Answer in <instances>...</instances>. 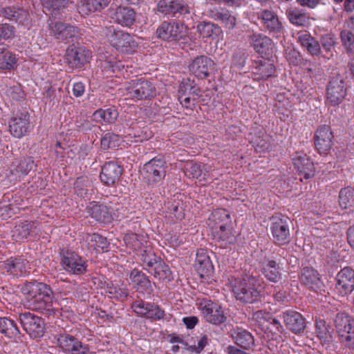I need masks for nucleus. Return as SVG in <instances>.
I'll return each instance as SVG.
<instances>
[{"label":"nucleus","instance_id":"obj_7","mask_svg":"<svg viewBox=\"0 0 354 354\" xmlns=\"http://www.w3.org/2000/svg\"><path fill=\"white\" fill-rule=\"evenodd\" d=\"M158 37L167 41H176L184 39L187 34L186 27L175 21H165L156 30Z\"/></svg>","mask_w":354,"mask_h":354},{"label":"nucleus","instance_id":"obj_38","mask_svg":"<svg viewBox=\"0 0 354 354\" xmlns=\"http://www.w3.org/2000/svg\"><path fill=\"white\" fill-rule=\"evenodd\" d=\"M118 113L114 107L99 109L93 113L94 119L99 123H113L118 118Z\"/></svg>","mask_w":354,"mask_h":354},{"label":"nucleus","instance_id":"obj_54","mask_svg":"<svg viewBox=\"0 0 354 354\" xmlns=\"http://www.w3.org/2000/svg\"><path fill=\"white\" fill-rule=\"evenodd\" d=\"M33 223L28 221H24L16 225L13 230L12 236L17 241H20L28 237L32 230Z\"/></svg>","mask_w":354,"mask_h":354},{"label":"nucleus","instance_id":"obj_24","mask_svg":"<svg viewBox=\"0 0 354 354\" xmlns=\"http://www.w3.org/2000/svg\"><path fill=\"white\" fill-rule=\"evenodd\" d=\"M336 288L342 295L350 294L354 290V270L345 267L336 277Z\"/></svg>","mask_w":354,"mask_h":354},{"label":"nucleus","instance_id":"obj_2","mask_svg":"<svg viewBox=\"0 0 354 354\" xmlns=\"http://www.w3.org/2000/svg\"><path fill=\"white\" fill-rule=\"evenodd\" d=\"M232 292L236 300L243 304H254L264 296V286L261 279L252 275H245L236 280Z\"/></svg>","mask_w":354,"mask_h":354},{"label":"nucleus","instance_id":"obj_5","mask_svg":"<svg viewBox=\"0 0 354 354\" xmlns=\"http://www.w3.org/2000/svg\"><path fill=\"white\" fill-rule=\"evenodd\" d=\"M111 45L125 53H132L136 51L140 44V39L122 30H113L108 36Z\"/></svg>","mask_w":354,"mask_h":354},{"label":"nucleus","instance_id":"obj_56","mask_svg":"<svg viewBox=\"0 0 354 354\" xmlns=\"http://www.w3.org/2000/svg\"><path fill=\"white\" fill-rule=\"evenodd\" d=\"M290 21L297 26H305L308 24V17L299 10L294 9L288 12Z\"/></svg>","mask_w":354,"mask_h":354},{"label":"nucleus","instance_id":"obj_3","mask_svg":"<svg viewBox=\"0 0 354 354\" xmlns=\"http://www.w3.org/2000/svg\"><path fill=\"white\" fill-rule=\"evenodd\" d=\"M334 326L340 342L354 349V319L346 313H338L334 319Z\"/></svg>","mask_w":354,"mask_h":354},{"label":"nucleus","instance_id":"obj_33","mask_svg":"<svg viewBox=\"0 0 354 354\" xmlns=\"http://www.w3.org/2000/svg\"><path fill=\"white\" fill-rule=\"evenodd\" d=\"M28 261L21 257H10L3 262V268L13 276H21L26 272Z\"/></svg>","mask_w":354,"mask_h":354},{"label":"nucleus","instance_id":"obj_39","mask_svg":"<svg viewBox=\"0 0 354 354\" xmlns=\"http://www.w3.org/2000/svg\"><path fill=\"white\" fill-rule=\"evenodd\" d=\"M17 64L15 55L0 44V69L12 70Z\"/></svg>","mask_w":354,"mask_h":354},{"label":"nucleus","instance_id":"obj_55","mask_svg":"<svg viewBox=\"0 0 354 354\" xmlns=\"http://www.w3.org/2000/svg\"><path fill=\"white\" fill-rule=\"evenodd\" d=\"M120 142L121 140L118 135L109 132L101 138V148L103 150L115 148L120 145Z\"/></svg>","mask_w":354,"mask_h":354},{"label":"nucleus","instance_id":"obj_40","mask_svg":"<svg viewBox=\"0 0 354 354\" xmlns=\"http://www.w3.org/2000/svg\"><path fill=\"white\" fill-rule=\"evenodd\" d=\"M212 17L215 20L223 23L229 29H232L236 25L235 17L227 10L215 9L212 11Z\"/></svg>","mask_w":354,"mask_h":354},{"label":"nucleus","instance_id":"obj_41","mask_svg":"<svg viewBox=\"0 0 354 354\" xmlns=\"http://www.w3.org/2000/svg\"><path fill=\"white\" fill-rule=\"evenodd\" d=\"M86 241L88 245L97 252H103L104 250H107L110 245L106 237L97 233L88 234Z\"/></svg>","mask_w":354,"mask_h":354},{"label":"nucleus","instance_id":"obj_18","mask_svg":"<svg viewBox=\"0 0 354 354\" xmlns=\"http://www.w3.org/2000/svg\"><path fill=\"white\" fill-rule=\"evenodd\" d=\"M295 168L301 177L308 180L314 177L315 167L312 160L303 152H296L292 158Z\"/></svg>","mask_w":354,"mask_h":354},{"label":"nucleus","instance_id":"obj_64","mask_svg":"<svg viewBox=\"0 0 354 354\" xmlns=\"http://www.w3.org/2000/svg\"><path fill=\"white\" fill-rule=\"evenodd\" d=\"M178 100L182 106L186 109H192L196 104L194 97H191V95H188L187 93L178 94Z\"/></svg>","mask_w":354,"mask_h":354},{"label":"nucleus","instance_id":"obj_8","mask_svg":"<svg viewBox=\"0 0 354 354\" xmlns=\"http://www.w3.org/2000/svg\"><path fill=\"white\" fill-rule=\"evenodd\" d=\"M19 319L23 329L30 337L35 339L44 335L45 324L44 320L40 317L27 312L20 313Z\"/></svg>","mask_w":354,"mask_h":354},{"label":"nucleus","instance_id":"obj_51","mask_svg":"<svg viewBox=\"0 0 354 354\" xmlns=\"http://www.w3.org/2000/svg\"><path fill=\"white\" fill-rule=\"evenodd\" d=\"M256 73L261 79H267L273 75L275 73V67L270 60H261L256 67Z\"/></svg>","mask_w":354,"mask_h":354},{"label":"nucleus","instance_id":"obj_32","mask_svg":"<svg viewBox=\"0 0 354 354\" xmlns=\"http://www.w3.org/2000/svg\"><path fill=\"white\" fill-rule=\"evenodd\" d=\"M250 44L259 54L269 55L272 48L271 39L261 33H254L250 36Z\"/></svg>","mask_w":354,"mask_h":354},{"label":"nucleus","instance_id":"obj_4","mask_svg":"<svg viewBox=\"0 0 354 354\" xmlns=\"http://www.w3.org/2000/svg\"><path fill=\"white\" fill-rule=\"evenodd\" d=\"M127 91L129 97L134 100H150L154 98L157 93L153 83L145 77L129 81Z\"/></svg>","mask_w":354,"mask_h":354},{"label":"nucleus","instance_id":"obj_34","mask_svg":"<svg viewBox=\"0 0 354 354\" xmlns=\"http://www.w3.org/2000/svg\"><path fill=\"white\" fill-rule=\"evenodd\" d=\"M113 208L103 204L95 205L91 209V217L100 223H111L113 219Z\"/></svg>","mask_w":354,"mask_h":354},{"label":"nucleus","instance_id":"obj_36","mask_svg":"<svg viewBox=\"0 0 354 354\" xmlns=\"http://www.w3.org/2000/svg\"><path fill=\"white\" fill-rule=\"evenodd\" d=\"M0 333L6 337L20 339V332L15 322L7 317H0Z\"/></svg>","mask_w":354,"mask_h":354},{"label":"nucleus","instance_id":"obj_49","mask_svg":"<svg viewBox=\"0 0 354 354\" xmlns=\"http://www.w3.org/2000/svg\"><path fill=\"white\" fill-rule=\"evenodd\" d=\"M106 293L111 298L124 301L129 296V291L127 287H120L118 285L111 283L107 285Z\"/></svg>","mask_w":354,"mask_h":354},{"label":"nucleus","instance_id":"obj_57","mask_svg":"<svg viewBox=\"0 0 354 354\" xmlns=\"http://www.w3.org/2000/svg\"><path fill=\"white\" fill-rule=\"evenodd\" d=\"M142 236L134 233H127L124 237V241L125 243L134 250H140L142 248Z\"/></svg>","mask_w":354,"mask_h":354},{"label":"nucleus","instance_id":"obj_50","mask_svg":"<svg viewBox=\"0 0 354 354\" xmlns=\"http://www.w3.org/2000/svg\"><path fill=\"white\" fill-rule=\"evenodd\" d=\"M167 216L171 218V221L174 223L183 218V208L179 201L168 203Z\"/></svg>","mask_w":354,"mask_h":354},{"label":"nucleus","instance_id":"obj_42","mask_svg":"<svg viewBox=\"0 0 354 354\" xmlns=\"http://www.w3.org/2000/svg\"><path fill=\"white\" fill-rule=\"evenodd\" d=\"M140 251V254L139 255L144 269L149 272H152L153 268L161 258L157 257L151 250L142 248Z\"/></svg>","mask_w":354,"mask_h":354},{"label":"nucleus","instance_id":"obj_27","mask_svg":"<svg viewBox=\"0 0 354 354\" xmlns=\"http://www.w3.org/2000/svg\"><path fill=\"white\" fill-rule=\"evenodd\" d=\"M136 13L129 7L119 6L112 15L113 20L123 27L131 28L136 22Z\"/></svg>","mask_w":354,"mask_h":354},{"label":"nucleus","instance_id":"obj_62","mask_svg":"<svg viewBox=\"0 0 354 354\" xmlns=\"http://www.w3.org/2000/svg\"><path fill=\"white\" fill-rule=\"evenodd\" d=\"M15 33V28L13 26L8 24L0 25V40L9 39L14 37Z\"/></svg>","mask_w":354,"mask_h":354},{"label":"nucleus","instance_id":"obj_9","mask_svg":"<svg viewBox=\"0 0 354 354\" xmlns=\"http://www.w3.org/2000/svg\"><path fill=\"white\" fill-rule=\"evenodd\" d=\"M167 165L164 159L154 158L143 165L142 174L149 183H158L166 176Z\"/></svg>","mask_w":354,"mask_h":354},{"label":"nucleus","instance_id":"obj_58","mask_svg":"<svg viewBox=\"0 0 354 354\" xmlns=\"http://www.w3.org/2000/svg\"><path fill=\"white\" fill-rule=\"evenodd\" d=\"M340 37L347 51L354 53V33L348 30H344L341 32Z\"/></svg>","mask_w":354,"mask_h":354},{"label":"nucleus","instance_id":"obj_12","mask_svg":"<svg viewBox=\"0 0 354 354\" xmlns=\"http://www.w3.org/2000/svg\"><path fill=\"white\" fill-rule=\"evenodd\" d=\"M200 308L206 322L212 324L220 325L227 320L222 307L211 300H203Z\"/></svg>","mask_w":354,"mask_h":354},{"label":"nucleus","instance_id":"obj_35","mask_svg":"<svg viewBox=\"0 0 354 354\" xmlns=\"http://www.w3.org/2000/svg\"><path fill=\"white\" fill-rule=\"evenodd\" d=\"M0 14L5 18L19 24H25L28 21V12L23 8L14 6L3 8L0 10Z\"/></svg>","mask_w":354,"mask_h":354},{"label":"nucleus","instance_id":"obj_59","mask_svg":"<svg viewBox=\"0 0 354 354\" xmlns=\"http://www.w3.org/2000/svg\"><path fill=\"white\" fill-rule=\"evenodd\" d=\"M43 6L49 10L57 11L67 7L69 0H41Z\"/></svg>","mask_w":354,"mask_h":354},{"label":"nucleus","instance_id":"obj_6","mask_svg":"<svg viewBox=\"0 0 354 354\" xmlns=\"http://www.w3.org/2000/svg\"><path fill=\"white\" fill-rule=\"evenodd\" d=\"M289 218L278 215L271 218L270 232L273 242L279 245L288 244L290 241Z\"/></svg>","mask_w":354,"mask_h":354},{"label":"nucleus","instance_id":"obj_17","mask_svg":"<svg viewBox=\"0 0 354 354\" xmlns=\"http://www.w3.org/2000/svg\"><path fill=\"white\" fill-rule=\"evenodd\" d=\"M9 131L15 138H22L30 129V115L28 112H18L9 121Z\"/></svg>","mask_w":354,"mask_h":354},{"label":"nucleus","instance_id":"obj_22","mask_svg":"<svg viewBox=\"0 0 354 354\" xmlns=\"http://www.w3.org/2000/svg\"><path fill=\"white\" fill-rule=\"evenodd\" d=\"M214 63L211 58L201 55L192 60L189 65V70L196 77L203 79L209 75L214 69Z\"/></svg>","mask_w":354,"mask_h":354},{"label":"nucleus","instance_id":"obj_30","mask_svg":"<svg viewBox=\"0 0 354 354\" xmlns=\"http://www.w3.org/2000/svg\"><path fill=\"white\" fill-rule=\"evenodd\" d=\"M259 18L261 20L263 27L270 32L277 34L281 31V24L274 12L268 10H262L259 13Z\"/></svg>","mask_w":354,"mask_h":354},{"label":"nucleus","instance_id":"obj_31","mask_svg":"<svg viewBox=\"0 0 354 354\" xmlns=\"http://www.w3.org/2000/svg\"><path fill=\"white\" fill-rule=\"evenodd\" d=\"M231 337L238 346L245 350H250L254 346L253 335L242 328H236L232 330Z\"/></svg>","mask_w":354,"mask_h":354},{"label":"nucleus","instance_id":"obj_21","mask_svg":"<svg viewBox=\"0 0 354 354\" xmlns=\"http://www.w3.org/2000/svg\"><path fill=\"white\" fill-rule=\"evenodd\" d=\"M282 318L287 329L295 334H301L304 332L306 327V319L303 315L292 310L283 312Z\"/></svg>","mask_w":354,"mask_h":354},{"label":"nucleus","instance_id":"obj_11","mask_svg":"<svg viewBox=\"0 0 354 354\" xmlns=\"http://www.w3.org/2000/svg\"><path fill=\"white\" fill-rule=\"evenodd\" d=\"M65 58L66 62L72 67L81 68L89 62L91 53L84 46L73 44L67 48Z\"/></svg>","mask_w":354,"mask_h":354},{"label":"nucleus","instance_id":"obj_28","mask_svg":"<svg viewBox=\"0 0 354 354\" xmlns=\"http://www.w3.org/2000/svg\"><path fill=\"white\" fill-rule=\"evenodd\" d=\"M299 279L301 283L315 291L322 290L323 287V282L319 278V273L313 268H304L301 271Z\"/></svg>","mask_w":354,"mask_h":354},{"label":"nucleus","instance_id":"obj_47","mask_svg":"<svg viewBox=\"0 0 354 354\" xmlns=\"http://www.w3.org/2000/svg\"><path fill=\"white\" fill-rule=\"evenodd\" d=\"M316 333L318 338L324 344H330L333 342L332 331L329 326L326 325V322L319 320L316 323Z\"/></svg>","mask_w":354,"mask_h":354},{"label":"nucleus","instance_id":"obj_44","mask_svg":"<svg viewBox=\"0 0 354 354\" xmlns=\"http://www.w3.org/2000/svg\"><path fill=\"white\" fill-rule=\"evenodd\" d=\"M299 41L302 46L313 55H317L320 53V45L313 37L308 34H303L299 37Z\"/></svg>","mask_w":354,"mask_h":354},{"label":"nucleus","instance_id":"obj_16","mask_svg":"<svg viewBox=\"0 0 354 354\" xmlns=\"http://www.w3.org/2000/svg\"><path fill=\"white\" fill-rule=\"evenodd\" d=\"M131 308L136 314L153 320H160L165 316V311L159 306L142 300L133 301Z\"/></svg>","mask_w":354,"mask_h":354},{"label":"nucleus","instance_id":"obj_61","mask_svg":"<svg viewBox=\"0 0 354 354\" xmlns=\"http://www.w3.org/2000/svg\"><path fill=\"white\" fill-rule=\"evenodd\" d=\"M17 167L23 176H26L35 167V165L32 157H26L21 159Z\"/></svg>","mask_w":354,"mask_h":354},{"label":"nucleus","instance_id":"obj_43","mask_svg":"<svg viewBox=\"0 0 354 354\" xmlns=\"http://www.w3.org/2000/svg\"><path fill=\"white\" fill-rule=\"evenodd\" d=\"M111 0H82V9L88 12H100L108 6Z\"/></svg>","mask_w":354,"mask_h":354},{"label":"nucleus","instance_id":"obj_45","mask_svg":"<svg viewBox=\"0 0 354 354\" xmlns=\"http://www.w3.org/2000/svg\"><path fill=\"white\" fill-rule=\"evenodd\" d=\"M152 274L156 278H159L162 280L171 281L172 273L169 267L161 259L158 261L152 269Z\"/></svg>","mask_w":354,"mask_h":354},{"label":"nucleus","instance_id":"obj_13","mask_svg":"<svg viewBox=\"0 0 354 354\" xmlns=\"http://www.w3.org/2000/svg\"><path fill=\"white\" fill-rule=\"evenodd\" d=\"M346 95V87L343 76L337 75L331 77L327 86V100L332 105L339 104Z\"/></svg>","mask_w":354,"mask_h":354},{"label":"nucleus","instance_id":"obj_37","mask_svg":"<svg viewBox=\"0 0 354 354\" xmlns=\"http://www.w3.org/2000/svg\"><path fill=\"white\" fill-rule=\"evenodd\" d=\"M73 188L77 196L82 198L87 197L93 192L92 181L87 176H80L74 183Z\"/></svg>","mask_w":354,"mask_h":354},{"label":"nucleus","instance_id":"obj_14","mask_svg":"<svg viewBox=\"0 0 354 354\" xmlns=\"http://www.w3.org/2000/svg\"><path fill=\"white\" fill-rule=\"evenodd\" d=\"M62 264L64 270L73 274H82L86 272V261L78 254L71 251H62Z\"/></svg>","mask_w":354,"mask_h":354},{"label":"nucleus","instance_id":"obj_63","mask_svg":"<svg viewBox=\"0 0 354 354\" xmlns=\"http://www.w3.org/2000/svg\"><path fill=\"white\" fill-rule=\"evenodd\" d=\"M286 57L290 64L295 66L299 64L302 60L300 53L295 49L286 50Z\"/></svg>","mask_w":354,"mask_h":354},{"label":"nucleus","instance_id":"obj_25","mask_svg":"<svg viewBox=\"0 0 354 354\" xmlns=\"http://www.w3.org/2000/svg\"><path fill=\"white\" fill-rule=\"evenodd\" d=\"M129 284L138 292L151 294L153 291L148 277L136 268L132 270L129 274Z\"/></svg>","mask_w":354,"mask_h":354},{"label":"nucleus","instance_id":"obj_19","mask_svg":"<svg viewBox=\"0 0 354 354\" xmlns=\"http://www.w3.org/2000/svg\"><path fill=\"white\" fill-rule=\"evenodd\" d=\"M333 134L328 125L321 126L314 136L315 146L320 154H326L333 144Z\"/></svg>","mask_w":354,"mask_h":354},{"label":"nucleus","instance_id":"obj_46","mask_svg":"<svg viewBox=\"0 0 354 354\" xmlns=\"http://www.w3.org/2000/svg\"><path fill=\"white\" fill-rule=\"evenodd\" d=\"M184 171L185 174L192 178L205 181L207 174L203 171L201 165L195 162H188L185 165Z\"/></svg>","mask_w":354,"mask_h":354},{"label":"nucleus","instance_id":"obj_29","mask_svg":"<svg viewBox=\"0 0 354 354\" xmlns=\"http://www.w3.org/2000/svg\"><path fill=\"white\" fill-rule=\"evenodd\" d=\"M194 267L201 278L210 275L213 271V265L204 250H200L196 253Z\"/></svg>","mask_w":354,"mask_h":354},{"label":"nucleus","instance_id":"obj_23","mask_svg":"<svg viewBox=\"0 0 354 354\" xmlns=\"http://www.w3.org/2000/svg\"><path fill=\"white\" fill-rule=\"evenodd\" d=\"M123 169L113 161L105 163L101 169L100 178L107 186H115L120 180Z\"/></svg>","mask_w":354,"mask_h":354},{"label":"nucleus","instance_id":"obj_60","mask_svg":"<svg viewBox=\"0 0 354 354\" xmlns=\"http://www.w3.org/2000/svg\"><path fill=\"white\" fill-rule=\"evenodd\" d=\"M214 239L218 242H225L231 243L233 242V235L232 230H226L224 231H212Z\"/></svg>","mask_w":354,"mask_h":354},{"label":"nucleus","instance_id":"obj_52","mask_svg":"<svg viewBox=\"0 0 354 354\" xmlns=\"http://www.w3.org/2000/svg\"><path fill=\"white\" fill-rule=\"evenodd\" d=\"M197 30L203 37H211L218 36L221 32V29L210 22H203L197 26Z\"/></svg>","mask_w":354,"mask_h":354},{"label":"nucleus","instance_id":"obj_1","mask_svg":"<svg viewBox=\"0 0 354 354\" xmlns=\"http://www.w3.org/2000/svg\"><path fill=\"white\" fill-rule=\"evenodd\" d=\"M21 292L26 296L29 308L46 314L53 312L54 294L48 285L36 281L27 282Z\"/></svg>","mask_w":354,"mask_h":354},{"label":"nucleus","instance_id":"obj_48","mask_svg":"<svg viewBox=\"0 0 354 354\" xmlns=\"http://www.w3.org/2000/svg\"><path fill=\"white\" fill-rule=\"evenodd\" d=\"M339 205L343 209L354 206V188L347 187L342 189L339 194Z\"/></svg>","mask_w":354,"mask_h":354},{"label":"nucleus","instance_id":"obj_26","mask_svg":"<svg viewBox=\"0 0 354 354\" xmlns=\"http://www.w3.org/2000/svg\"><path fill=\"white\" fill-rule=\"evenodd\" d=\"M157 9L165 15H185L189 12L187 5L179 0H160L158 3Z\"/></svg>","mask_w":354,"mask_h":354},{"label":"nucleus","instance_id":"obj_20","mask_svg":"<svg viewBox=\"0 0 354 354\" xmlns=\"http://www.w3.org/2000/svg\"><path fill=\"white\" fill-rule=\"evenodd\" d=\"M50 34L59 41H65L70 39L73 41L74 39H77L80 35L77 27L61 21L50 25Z\"/></svg>","mask_w":354,"mask_h":354},{"label":"nucleus","instance_id":"obj_53","mask_svg":"<svg viewBox=\"0 0 354 354\" xmlns=\"http://www.w3.org/2000/svg\"><path fill=\"white\" fill-rule=\"evenodd\" d=\"M231 217L230 213L225 209H218L212 214V221L210 225H219L223 223H231Z\"/></svg>","mask_w":354,"mask_h":354},{"label":"nucleus","instance_id":"obj_10","mask_svg":"<svg viewBox=\"0 0 354 354\" xmlns=\"http://www.w3.org/2000/svg\"><path fill=\"white\" fill-rule=\"evenodd\" d=\"M59 346L67 354H88V345L83 344L72 335L64 333L57 335Z\"/></svg>","mask_w":354,"mask_h":354},{"label":"nucleus","instance_id":"obj_15","mask_svg":"<svg viewBox=\"0 0 354 354\" xmlns=\"http://www.w3.org/2000/svg\"><path fill=\"white\" fill-rule=\"evenodd\" d=\"M261 272L270 282L278 283L282 279L283 263L281 259H271L266 257L261 263Z\"/></svg>","mask_w":354,"mask_h":354}]
</instances>
